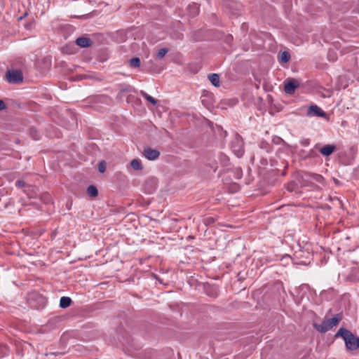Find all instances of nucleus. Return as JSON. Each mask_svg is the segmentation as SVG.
Returning <instances> with one entry per match:
<instances>
[{
    "label": "nucleus",
    "mask_w": 359,
    "mask_h": 359,
    "mask_svg": "<svg viewBox=\"0 0 359 359\" xmlns=\"http://www.w3.org/2000/svg\"><path fill=\"white\" fill-rule=\"evenodd\" d=\"M341 337L344 340L348 350L355 351L359 348V337L353 335L348 330L341 327L335 334V337Z\"/></svg>",
    "instance_id": "obj_1"
},
{
    "label": "nucleus",
    "mask_w": 359,
    "mask_h": 359,
    "mask_svg": "<svg viewBox=\"0 0 359 359\" xmlns=\"http://www.w3.org/2000/svg\"><path fill=\"white\" fill-rule=\"evenodd\" d=\"M231 149L237 157H241L244 154L243 141L238 134H236L231 141Z\"/></svg>",
    "instance_id": "obj_2"
},
{
    "label": "nucleus",
    "mask_w": 359,
    "mask_h": 359,
    "mask_svg": "<svg viewBox=\"0 0 359 359\" xmlns=\"http://www.w3.org/2000/svg\"><path fill=\"white\" fill-rule=\"evenodd\" d=\"M6 79L11 83H18L23 80L20 70H9L6 72Z\"/></svg>",
    "instance_id": "obj_3"
},
{
    "label": "nucleus",
    "mask_w": 359,
    "mask_h": 359,
    "mask_svg": "<svg viewBox=\"0 0 359 359\" xmlns=\"http://www.w3.org/2000/svg\"><path fill=\"white\" fill-rule=\"evenodd\" d=\"M299 86V83L294 79H288L285 81L284 90L288 95H292L295 89Z\"/></svg>",
    "instance_id": "obj_4"
},
{
    "label": "nucleus",
    "mask_w": 359,
    "mask_h": 359,
    "mask_svg": "<svg viewBox=\"0 0 359 359\" xmlns=\"http://www.w3.org/2000/svg\"><path fill=\"white\" fill-rule=\"evenodd\" d=\"M144 156L150 161H154L159 157L160 152L156 149L148 147L144 150Z\"/></svg>",
    "instance_id": "obj_5"
},
{
    "label": "nucleus",
    "mask_w": 359,
    "mask_h": 359,
    "mask_svg": "<svg viewBox=\"0 0 359 359\" xmlns=\"http://www.w3.org/2000/svg\"><path fill=\"white\" fill-rule=\"evenodd\" d=\"M307 115L310 116H316L323 117L325 113L317 105H311L308 109Z\"/></svg>",
    "instance_id": "obj_6"
},
{
    "label": "nucleus",
    "mask_w": 359,
    "mask_h": 359,
    "mask_svg": "<svg viewBox=\"0 0 359 359\" xmlns=\"http://www.w3.org/2000/svg\"><path fill=\"white\" fill-rule=\"evenodd\" d=\"M336 150L334 144H326L320 149V154L324 156H329Z\"/></svg>",
    "instance_id": "obj_7"
},
{
    "label": "nucleus",
    "mask_w": 359,
    "mask_h": 359,
    "mask_svg": "<svg viewBox=\"0 0 359 359\" xmlns=\"http://www.w3.org/2000/svg\"><path fill=\"white\" fill-rule=\"evenodd\" d=\"M341 319L342 315L341 313H337L334 315L332 318L327 319V321L330 329L337 326L339 324V323L341 320Z\"/></svg>",
    "instance_id": "obj_8"
},
{
    "label": "nucleus",
    "mask_w": 359,
    "mask_h": 359,
    "mask_svg": "<svg viewBox=\"0 0 359 359\" xmlns=\"http://www.w3.org/2000/svg\"><path fill=\"white\" fill-rule=\"evenodd\" d=\"M76 43L80 47L86 48L91 46L92 41L87 37H79L76 40Z\"/></svg>",
    "instance_id": "obj_9"
},
{
    "label": "nucleus",
    "mask_w": 359,
    "mask_h": 359,
    "mask_svg": "<svg viewBox=\"0 0 359 359\" xmlns=\"http://www.w3.org/2000/svg\"><path fill=\"white\" fill-rule=\"evenodd\" d=\"M314 327L318 331L323 333L331 330L327 320H324L320 325L315 324Z\"/></svg>",
    "instance_id": "obj_10"
},
{
    "label": "nucleus",
    "mask_w": 359,
    "mask_h": 359,
    "mask_svg": "<svg viewBox=\"0 0 359 359\" xmlns=\"http://www.w3.org/2000/svg\"><path fill=\"white\" fill-rule=\"evenodd\" d=\"M209 81L211 82V83L215 86L218 87L219 86L220 81H219V76L217 74H211L208 75Z\"/></svg>",
    "instance_id": "obj_11"
},
{
    "label": "nucleus",
    "mask_w": 359,
    "mask_h": 359,
    "mask_svg": "<svg viewBox=\"0 0 359 359\" xmlns=\"http://www.w3.org/2000/svg\"><path fill=\"white\" fill-rule=\"evenodd\" d=\"M72 302V301L70 297H62L60 300V306L62 309H66L71 305Z\"/></svg>",
    "instance_id": "obj_12"
},
{
    "label": "nucleus",
    "mask_w": 359,
    "mask_h": 359,
    "mask_svg": "<svg viewBox=\"0 0 359 359\" xmlns=\"http://www.w3.org/2000/svg\"><path fill=\"white\" fill-rule=\"evenodd\" d=\"M87 194L90 197H96L98 195V190L94 185H90L87 189Z\"/></svg>",
    "instance_id": "obj_13"
},
{
    "label": "nucleus",
    "mask_w": 359,
    "mask_h": 359,
    "mask_svg": "<svg viewBox=\"0 0 359 359\" xmlns=\"http://www.w3.org/2000/svg\"><path fill=\"white\" fill-rule=\"evenodd\" d=\"M130 165L135 170H140L143 168L140 161L138 159L132 160L130 162Z\"/></svg>",
    "instance_id": "obj_14"
},
{
    "label": "nucleus",
    "mask_w": 359,
    "mask_h": 359,
    "mask_svg": "<svg viewBox=\"0 0 359 359\" xmlns=\"http://www.w3.org/2000/svg\"><path fill=\"white\" fill-rule=\"evenodd\" d=\"M140 95L145 98L148 102H151L153 105H156L157 103L156 100H155L153 97L148 95L147 93H145L143 90L140 91Z\"/></svg>",
    "instance_id": "obj_15"
},
{
    "label": "nucleus",
    "mask_w": 359,
    "mask_h": 359,
    "mask_svg": "<svg viewBox=\"0 0 359 359\" xmlns=\"http://www.w3.org/2000/svg\"><path fill=\"white\" fill-rule=\"evenodd\" d=\"M140 60L137 57H133L129 60V65L132 67H139L140 66Z\"/></svg>",
    "instance_id": "obj_16"
},
{
    "label": "nucleus",
    "mask_w": 359,
    "mask_h": 359,
    "mask_svg": "<svg viewBox=\"0 0 359 359\" xmlns=\"http://www.w3.org/2000/svg\"><path fill=\"white\" fill-rule=\"evenodd\" d=\"M168 52V48H161L158 50V53L156 54V57L158 59H161L167 54Z\"/></svg>",
    "instance_id": "obj_17"
},
{
    "label": "nucleus",
    "mask_w": 359,
    "mask_h": 359,
    "mask_svg": "<svg viewBox=\"0 0 359 359\" xmlns=\"http://www.w3.org/2000/svg\"><path fill=\"white\" fill-rule=\"evenodd\" d=\"M135 332H133V329L131 327H130L128 330H126V333L123 336V337L124 339H126V341L127 342H129L130 341V339L132 337V335L134 334Z\"/></svg>",
    "instance_id": "obj_18"
},
{
    "label": "nucleus",
    "mask_w": 359,
    "mask_h": 359,
    "mask_svg": "<svg viewBox=\"0 0 359 359\" xmlns=\"http://www.w3.org/2000/svg\"><path fill=\"white\" fill-rule=\"evenodd\" d=\"M290 59V55L287 51H283L280 55V60L283 62H287Z\"/></svg>",
    "instance_id": "obj_19"
},
{
    "label": "nucleus",
    "mask_w": 359,
    "mask_h": 359,
    "mask_svg": "<svg viewBox=\"0 0 359 359\" xmlns=\"http://www.w3.org/2000/svg\"><path fill=\"white\" fill-rule=\"evenodd\" d=\"M8 348L6 345L0 344V358L8 355Z\"/></svg>",
    "instance_id": "obj_20"
},
{
    "label": "nucleus",
    "mask_w": 359,
    "mask_h": 359,
    "mask_svg": "<svg viewBox=\"0 0 359 359\" xmlns=\"http://www.w3.org/2000/svg\"><path fill=\"white\" fill-rule=\"evenodd\" d=\"M29 133H30V135L34 139V140H38L39 138V135L38 134V132L37 130H36L35 129H33V128H31L29 130Z\"/></svg>",
    "instance_id": "obj_21"
},
{
    "label": "nucleus",
    "mask_w": 359,
    "mask_h": 359,
    "mask_svg": "<svg viewBox=\"0 0 359 359\" xmlns=\"http://www.w3.org/2000/svg\"><path fill=\"white\" fill-rule=\"evenodd\" d=\"M299 143L303 147H308L310 144V140L308 138H304L301 140Z\"/></svg>",
    "instance_id": "obj_22"
},
{
    "label": "nucleus",
    "mask_w": 359,
    "mask_h": 359,
    "mask_svg": "<svg viewBox=\"0 0 359 359\" xmlns=\"http://www.w3.org/2000/svg\"><path fill=\"white\" fill-rule=\"evenodd\" d=\"M98 169L100 172H104L105 171V165L104 162L100 163Z\"/></svg>",
    "instance_id": "obj_23"
},
{
    "label": "nucleus",
    "mask_w": 359,
    "mask_h": 359,
    "mask_svg": "<svg viewBox=\"0 0 359 359\" xmlns=\"http://www.w3.org/2000/svg\"><path fill=\"white\" fill-rule=\"evenodd\" d=\"M313 179L318 182H320L321 180H323V177L321 175H313Z\"/></svg>",
    "instance_id": "obj_24"
},
{
    "label": "nucleus",
    "mask_w": 359,
    "mask_h": 359,
    "mask_svg": "<svg viewBox=\"0 0 359 359\" xmlns=\"http://www.w3.org/2000/svg\"><path fill=\"white\" fill-rule=\"evenodd\" d=\"M6 108V105L5 102L2 100H0V111L4 110Z\"/></svg>",
    "instance_id": "obj_25"
},
{
    "label": "nucleus",
    "mask_w": 359,
    "mask_h": 359,
    "mask_svg": "<svg viewBox=\"0 0 359 359\" xmlns=\"http://www.w3.org/2000/svg\"><path fill=\"white\" fill-rule=\"evenodd\" d=\"M25 184V182L23 180H18L16 182V185L18 187H23Z\"/></svg>",
    "instance_id": "obj_26"
},
{
    "label": "nucleus",
    "mask_w": 359,
    "mask_h": 359,
    "mask_svg": "<svg viewBox=\"0 0 359 359\" xmlns=\"http://www.w3.org/2000/svg\"><path fill=\"white\" fill-rule=\"evenodd\" d=\"M207 222H208V223H213V222H214V219H213L212 217H208V218L207 219Z\"/></svg>",
    "instance_id": "obj_27"
},
{
    "label": "nucleus",
    "mask_w": 359,
    "mask_h": 359,
    "mask_svg": "<svg viewBox=\"0 0 359 359\" xmlns=\"http://www.w3.org/2000/svg\"><path fill=\"white\" fill-rule=\"evenodd\" d=\"M293 186H294V184H289V185H288V188H287V189H288V190H289L290 191H292L293 190V188H292V187H293Z\"/></svg>",
    "instance_id": "obj_28"
},
{
    "label": "nucleus",
    "mask_w": 359,
    "mask_h": 359,
    "mask_svg": "<svg viewBox=\"0 0 359 359\" xmlns=\"http://www.w3.org/2000/svg\"><path fill=\"white\" fill-rule=\"evenodd\" d=\"M332 60H333V61L335 60V58H334V56H332Z\"/></svg>",
    "instance_id": "obj_29"
},
{
    "label": "nucleus",
    "mask_w": 359,
    "mask_h": 359,
    "mask_svg": "<svg viewBox=\"0 0 359 359\" xmlns=\"http://www.w3.org/2000/svg\"><path fill=\"white\" fill-rule=\"evenodd\" d=\"M332 60H333V61L335 60V58H334V56H332Z\"/></svg>",
    "instance_id": "obj_30"
},
{
    "label": "nucleus",
    "mask_w": 359,
    "mask_h": 359,
    "mask_svg": "<svg viewBox=\"0 0 359 359\" xmlns=\"http://www.w3.org/2000/svg\"><path fill=\"white\" fill-rule=\"evenodd\" d=\"M23 18V17L19 18V20H21Z\"/></svg>",
    "instance_id": "obj_31"
}]
</instances>
